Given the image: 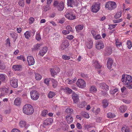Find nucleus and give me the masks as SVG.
<instances>
[{
  "label": "nucleus",
  "mask_w": 132,
  "mask_h": 132,
  "mask_svg": "<svg viewBox=\"0 0 132 132\" xmlns=\"http://www.w3.org/2000/svg\"><path fill=\"white\" fill-rule=\"evenodd\" d=\"M23 1L21 0L19 1V5L21 6H23L24 5Z\"/></svg>",
  "instance_id": "e2e57ef3"
},
{
  "label": "nucleus",
  "mask_w": 132,
  "mask_h": 132,
  "mask_svg": "<svg viewBox=\"0 0 132 132\" xmlns=\"http://www.w3.org/2000/svg\"><path fill=\"white\" fill-rule=\"evenodd\" d=\"M42 44H37L34 46V48H32V51H35L39 49V47L41 46Z\"/></svg>",
  "instance_id": "a878e982"
},
{
  "label": "nucleus",
  "mask_w": 132,
  "mask_h": 132,
  "mask_svg": "<svg viewBox=\"0 0 132 132\" xmlns=\"http://www.w3.org/2000/svg\"><path fill=\"white\" fill-rule=\"evenodd\" d=\"M34 20L35 19L33 18L32 17L30 18L29 19V23L30 24L33 23Z\"/></svg>",
  "instance_id": "052dcab7"
},
{
  "label": "nucleus",
  "mask_w": 132,
  "mask_h": 132,
  "mask_svg": "<svg viewBox=\"0 0 132 132\" xmlns=\"http://www.w3.org/2000/svg\"><path fill=\"white\" fill-rule=\"evenodd\" d=\"M99 87L102 89H105L106 91L109 89V86L106 85L105 83L103 82L99 84Z\"/></svg>",
  "instance_id": "f3484780"
},
{
  "label": "nucleus",
  "mask_w": 132,
  "mask_h": 132,
  "mask_svg": "<svg viewBox=\"0 0 132 132\" xmlns=\"http://www.w3.org/2000/svg\"><path fill=\"white\" fill-rule=\"evenodd\" d=\"M94 38L95 39L97 40L101 39V37L100 35L98 34L95 36Z\"/></svg>",
  "instance_id": "338daca9"
},
{
  "label": "nucleus",
  "mask_w": 132,
  "mask_h": 132,
  "mask_svg": "<svg viewBox=\"0 0 132 132\" xmlns=\"http://www.w3.org/2000/svg\"><path fill=\"white\" fill-rule=\"evenodd\" d=\"M90 91L92 92H96L97 91V89L95 86H92L90 87Z\"/></svg>",
  "instance_id": "c9c22d12"
},
{
  "label": "nucleus",
  "mask_w": 132,
  "mask_h": 132,
  "mask_svg": "<svg viewBox=\"0 0 132 132\" xmlns=\"http://www.w3.org/2000/svg\"><path fill=\"white\" fill-rule=\"evenodd\" d=\"M86 45L88 48L90 49L92 47L93 45L92 41L91 40H89L87 42Z\"/></svg>",
  "instance_id": "393cba45"
},
{
  "label": "nucleus",
  "mask_w": 132,
  "mask_h": 132,
  "mask_svg": "<svg viewBox=\"0 0 132 132\" xmlns=\"http://www.w3.org/2000/svg\"><path fill=\"white\" fill-rule=\"evenodd\" d=\"M70 32L69 31H68L67 30H63L62 31V33L65 35H67L69 34Z\"/></svg>",
  "instance_id": "69168bd1"
},
{
  "label": "nucleus",
  "mask_w": 132,
  "mask_h": 132,
  "mask_svg": "<svg viewBox=\"0 0 132 132\" xmlns=\"http://www.w3.org/2000/svg\"><path fill=\"white\" fill-rule=\"evenodd\" d=\"M127 47L129 49H130L132 46V44L130 41L128 40L127 43Z\"/></svg>",
  "instance_id": "79ce46f5"
},
{
  "label": "nucleus",
  "mask_w": 132,
  "mask_h": 132,
  "mask_svg": "<svg viewBox=\"0 0 132 132\" xmlns=\"http://www.w3.org/2000/svg\"><path fill=\"white\" fill-rule=\"evenodd\" d=\"M102 104L103 108H105L109 105V103L106 100L104 99L103 101Z\"/></svg>",
  "instance_id": "c85d7f7f"
},
{
  "label": "nucleus",
  "mask_w": 132,
  "mask_h": 132,
  "mask_svg": "<svg viewBox=\"0 0 132 132\" xmlns=\"http://www.w3.org/2000/svg\"><path fill=\"white\" fill-rule=\"evenodd\" d=\"M116 44L117 47L118 48L122 46V43L117 41H116Z\"/></svg>",
  "instance_id": "3c124183"
},
{
  "label": "nucleus",
  "mask_w": 132,
  "mask_h": 132,
  "mask_svg": "<svg viewBox=\"0 0 132 132\" xmlns=\"http://www.w3.org/2000/svg\"><path fill=\"white\" fill-rule=\"evenodd\" d=\"M122 12L121 11L117 12L114 16V18L116 19L120 18Z\"/></svg>",
  "instance_id": "58836bf2"
},
{
  "label": "nucleus",
  "mask_w": 132,
  "mask_h": 132,
  "mask_svg": "<svg viewBox=\"0 0 132 132\" xmlns=\"http://www.w3.org/2000/svg\"><path fill=\"white\" fill-rule=\"evenodd\" d=\"M112 50L111 48L110 47H108L105 50V53L107 55H111L112 53Z\"/></svg>",
  "instance_id": "5701e85b"
},
{
  "label": "nucleus",
  "mask_w": 132,
  "mask_h": 132,
  "mask_svg": "<svg viewBox=\"0 0 132 132\" xmlns=\"http://www.w3.org/2000/svg\"><path fill=\"white\" fill-rule=\"evenodd\" d=\"M19 126L21 128L24 127L25 129H27L28 127V125L26 124V123L25 121H21L20 122Z\"/></svg>",
  "instance_id": "aec40b11"
},
{
  "label": "nucleus",
  "mask_w": 132,
  "mask_h": 132,
  "mask_svg": "<svg viewBox=\"0 0 132 132\" xmlns=\"http://www.w3.org/2000/svg\"><path fill=\"white\" fill-rule=\"evenodd\" d=\"M12 68L16 71H19L21 68V65H14L13 66Z\"/></svg>",
  "instance_id": "c756f323"
},
{
  "label": "nucleus",
  "mask_w": 132,
  "mask_h": 132,
  "mask_svg": "<svg viewBox=\"0 0 132 132\" xmlns=\"http://www.w3.org/2000/svg\"><path fill=\"white\" fill-rule=\"evenodd\" d=\"M6 68V65L4 63L1 64L0 65V68L1 69H4Z\"/></svg>",
  "instance_id": "6e6d98bb"
},
{
  "label": "nucleus",
  "mask_w": 132,
  "mask_h": 132,
  "mask_svg": "<svg viewBox=\"0 0 132 132\" xmlns=\"http://www.w3.org/2000/svg\"><path fill=\"white\" fill-rule=\"evenodd\" d=\"M100 8V4L99 3H94L91 6V11L92 12L96 13L99 11Z\"/></svg>",
  "instance_id": "39448f33"
},
{
  "label": "nucleus",
  "mask_w": 132,
  "mask_h": 132,
  "mask_svg": "<svg viewBox=\"0 0 132 132\" xmlns=\"http://www.w3.org/2000/svg\"><path fill=\"white\" fill-rule=\"evenodd\" d=\"M11 132H20V131L19 129L16 128H14L12 130Z\"/></svg>",
  "instance_id": "774afa93"
},
{
  "label": "nucleus",
  "mask_w": 132,
  "mask_h": 132,
  "mask_svg": "<svg viewBox=\"0 0 132 132\" xmlns=\"http://www.w3.org/2000/svg\"><path fill=\"white\" fill-rule=\"evenodd\" d=\"M62 58L65 60H68L70 59V57L65 55H63L62 56Z\"/></svg>",
  "instance_id": "37998d69"
},
{
  "label": "nucleus",
  "mask_w": 132,
  "mask_h": 132,
  "mask_svg": "<svg viewBox=\"0 0 132 132\" xmlns=\"http://www.w3.org/2000/svg\"><path fill=\"white\" fill-rule=\"evenodd\" d=\"M74 37L72 35H68L67 36L66 38L70 40H71L73 39Z\"/></svg>",
  "instance_id": "4d7b16f0"
},
{
  "label": "nucleus",
  "mask_w": 132,
  "mask_h": 132,
  "mask_svg": "<svg viewBox=\"0 0 132 132\" xmlns=\"http://www.w3.org/2000/svg\"><path fill=\"white\" fill-rule=\"evenodd\" d=\"M72 98L75 103L76 104L79 101V99L78 95L75 93H74L73 94Z\"/></svg>",
  "instance_id": "dca6fc26"
},
{
  "label": "nucleus",
  "mask_w": 132,
  "mask_h": 132,
  "mask_svg": "<svg viewBox=\"0 0 132 132\" xmlns=\"http://www.w3.org/2000/svg\"><path fill=\"white\" fill-rule=\"evenodd\" d=\"M66 29L68 31H69V32L70 31L72 32H73V30L72 28L70 26H67L66 27Z\"/></svg>",
  "instance_id": "49530a36"
},
{
  "label": "nucleus",
  "mask_w": 132,
  "mask_h": 132,
  "mask_svg": "<svg viewBox=\"0 0 132 132\" xmlns=\"http://www.w3.org/2000/svg\"><path fill=\"white\" fill-rule=\"evenodd\" d=\"M118 90L117 89H115L113 90H112V91L110 92V93L112 94H114L118 92Z\"/></svg>",
  "instance_id": "0e129e2a"
},
{
  "label": "nucleus",
  "mask_w": 132,
  "mask_h": 132,
  "mask_svg": "<svg viewBox=\"0 0 132 132\" xmlns=\"http://www.w3.org/2000/svg\"><path fill=\"white\" fill-rule=\"evenodd\" d=\"M73 109L70 108H67L65 110V112L71 114L73 112Z\"/></svg>",
  "instance_id": "c03bdc74"
},
{
  "label": "nucleus",
  "mask_w": 132,
  "mask_h": 132,
  "mask_svg": "<svg viewBox=\"0 0 132 132\" xmlns=\"http://www.w3.org/2000/svg\"><path fill=\"white\" fill-rule=\"evenodd\" d=\"M83 28V26L82 25H79L76 26L75 28L76 31L78 32L80 30H82Z\"/></svg>",
  "instance_id": "7c9ffc66"
},
{
  "label": "nucleus",
  "mask_w": 132,
  "mask_h": 132,
  "mask_svg": "<svg viewBox=\"0 0 132 132\" xmlns=\"http://www.w3.org/2000/svg\"><path fill=\"white\" fill-rule=\"evenodd\" d=\"M53 5L56 7L58 10L60 11H62L64 7L63 3L62 1L59 3L57 1H55L54 2Z\"/></svg>",
  "instance_id": "20e7f679"
},
{
  "label": "nucleus",
  "mask_w": 132,
  "mask_h": 132,
  "mask_svg": "<svg viewBox=\"0 0 132 132\" xmlns=\"http://www.w3.org/2000/svg\"><path fill=\"white\" fill-rule=\"evenodd\" d=\"M36 38V39L38 41H39L41 39V36L40 34L39 33H38L37 34Z\"/></svg>",
  "instance_id": "5fc2aeb1"
},
{
  "label": "nucleus",
  "mask_w": 132,
  "mask_h": 132,
  "mask_svg": "<svg viewBox=\"0 0 132 132\" xmlns=\"http://www.w3.org/2000/svg\"><path fill=\"white\" fill-rule=\"evenodd\" d=\"M50 71L52 76H54L55 75L57 74L56 71V69H51L50 70Z\"/></svg>",
  "instance_id": "4c0bfd02"
},
{
  "label": "nucleus",
  "mask_w": 132,
  "mask_h": 132,
  "mask_svg": "<svg viewBox=\"0 0 132 132\" xmlns=\"http://www.w3.org/2000/svg\"><path fill=\"white\" fill-rule=\"evenodd\" d=\"M93 64L96 68L98 69H100L101 67L98 62L96 60H94L93 61Z\"/></svg>",
  "instance_id": "a211bd4d"
},
{
  "label": "nucleus",
  "mask_w": 132,
  "mask_h": 132,
  "mask_svg": "<svg viewBox=\"0 0 132 132\" xmlns=\"http://www.w3.org/2000/svg\"><path fill=\"white\" fill-rule=\"evenodd\" d=\"M16 58L19 60H22L23 61L26 60L25 58L22 55H21L20 56H17Z\"/></svg>",
  "instance_id": "de8ad7c7"
},
{
  "label": "nucleus",
  "mask_w": 132,
  "mask_h": 132,
  "mask_svg": "<svg viewBox=\"0 0 132 132\" xmlns=\"http://www.w3.org/2000/svg\"><path fill=\"white\" fill-rule=\"evenodd\" d=\"M106 9L110 10H112L115 9L117 7L115 2L113 1H109L107 2L105 5Z\"/></svg>",
  "instance_id": "7ed1b4c3"
},
{
  "label": "nucleus",
  "mask_w": 132,
  "mask_h": 132,
  "mask_svg": "<svg viewBox=\"0 0 132 132\" xmlns=\"http://www.w3.org/2000/svg\"><path fill=\"white\" fill-rule=\"evenodd\" d=\"M50 9V7L48 5L44 6V11H46Z\"/></svg>",
  "instance_id": "13d9d810"
},
{
  "label": "nucleus",
  "mask_w": 132,
  "mask_h": 132,
  "mask_svg": "<svg viewBox=\"0 0 132 132\" xmlns=\"http://www.w3.org/2000/svg\"><path fill=\"white\" fill-rule=\"evenodd\" d=\"M31 96V99L33 100H37L39 97V94L36 90H32L30 92Z\"/></svg>",
  "instance_id": "0eeeda50"
},
{
  "label": "nucleus",
  "mask_w": 132,
  "mask_h": 132,
  "mask_svg": "<svg viewBox=\"0 0 132 132\" xmlns=\"http://www.w3.org/2000/svg\"><path fill=\"white\" fill-rule=\"evenodd\" d=\"M127 106L126 105H123L121 106L119 108V110L122 113H124L127 110Z\"/></svg>",
  "instance_id": "4be33fe9"
},
{
  "label": "nucleus",
  "mask_w": 132,
  "mask_h": 132,
  "mask_svg": "<svg viewBox=\"0 0 132 132\" xmlns=\"http://www.w3.org/2000/svg\"><path fill=\"white\" fill-rule=\"evenodd\" d=\"M121 130L122 132H130L128 128L125 125L123 126L121 128Z\"/></svg>",
  "instance_id": "bb28decb"
},
{
  "label": "nucleus",
  "mask_w": 132,
  "mask_h": 132,
  "mask_svg": "<svg viewBox=\"0 0 132 132\" xmlns=\"http://www.w3.org/2000/svg\"><path fill=\"white\" fill-rule=\"evenodd\" d=\"M65 17L69 20H73L76 19V16L71 11H68L65 14Z\"/></svg>",
  "instance_id": "423d86ee"
},
{
  "label": "nucleus",
  "mask_w": 132,
  "mask_h": 132,
  "mask_svg": "<svg viewBox=\"0 0 132 132\" xmlns=\"http://www.w3.org/2000/svg\"><path fill=\"white\" fill-rule=\"evenodd\" d=\"M23 111L25 114L30 115L34 112V109L33 107L30 104H26L23 106Z\"/></svg>",
  "instance_id": "f03ea898"
},
{
  "label": "nucleus",
  "mask_w": 132,
  "mask_h": 132,
  "mask_svg": "<svg viewBox=\"0 0 132 132\" xmlns=\"http://www.w3.org/2000/svg\"><path fill=\"white\" fill-rule=\"evenodd\" d=\"M101 95L104 96H106L108 95V94L106 92H104L103 91H101L100 93Z\"/></svg>",
  "instance_id": "603ef678"
},
{
  "label": "nucleus",
  "mask_w": 132,
  "mask_h": 132,
  "mask_svg": "<svg viewBox=\"0 0 132 132\" xmlns=\"http://www.w3.org/2000/svg\"><path fill=\"white\" fill-rule=\"evenodd\" d=\"M6 75L4 74L0 75V80L2 81H4L5 79Z\"/></svg>",
  "instance_id": "a19ab883"
},
{
  "label": "nucleus",
  "mask_w": 132,
  "mask_h": 132,
  "mask_svg": "<svg viewBox=\"0 0 132 132\" xmlns=\"http://www.w3.org/2000/svg\"><path fill=\"white\" fill-rule=\"evenodd\" d=\"M24 35L26 39H28L31 36V34L30 32L29 31H26V32L24 33Z\"/></svg>",
  "instance_id": "2f4dec72"
},
{
  "label": "nucleus",
  "mask_w": 132,
  "mask_h": 132,
  "mask_svg": "<svg viewBox=\"0 0 132 132\" xmlns=\"http://www.w3.org/2000/svg\"><path fill=\"white\" fill-rule=\"evenodd\" d=\"M104 45L103 42L101 41L97 42L96 43V47L98 49L100 50L103 48Z\"/></svg>",
  "instance_id": "ddd939ff"
},
{
  "label": "nucleus",
  "mask_w": 132,
  "mask_h": 132,
  "mask_svg": "<svg viewBox=\"0 0 132 132\" xmlns=\"http://www.w3.org/2000/svg\"><path fill=\"white\" fill-rule=\"evenodd\" d=\"M77 85L79 88H83L85 87L86 86L85 81L81 79H78L76 82Z\"/></svg>",
  "instance_id": "6e6552de"
},
{
  "label": "nucleus",
  "mask_w": 132,
  "mask_h": 132,
  "mask_svg": "<svg viewBox=\"0 0 132 132\" xmlns=\"http://www.w3.org/2000/svg\"><path fill=\"white\" fill-rule=\"evenodd\" d=\"M121 81L129 89H132V77L129 75H123Z\"/></svg>",
  "instance_id": "f257e3e1"
},
{
  "label": "nucleus",
  "mask_w": 132,
  "mask_h": 132,
  "mask_svg": "<svg viewBox=\"0 0 132 132\" xmlns=\"http://www.w3.org/2000/svg\"><path fill=\"white\" fill-rule=\"evenodd\" d=\"M52 81L53 87H55L57 86V82L55 80L53 79H52Z\"/></svg>",
  "instance_id": "a18cd8bd"
},
{
  "label": "nucleus",
  "mask_w": 132,
  "mask_h": 132,
  "mask_svg": "<svg viewBox=\"0 0 132 132\" xmlns=\"http://www.w3.org/2000/svg\"><path fill=\"white\" fill-rule=\"evenodd\" d=\"M79 0H67V5L69 6L72 7L77 6Z\"/></svg>",
  "instance_id": "1a4fd4ad"
},
{
  "label": "nucleus",
  "mask_w": 132,
  "mask_h": 132,
  "mask_svg": "<svg viewBox=\"0 0 132 132\" xmlns=\"http://www.w3.org/2000/svg\"><path fill=\"white\" fill-rule=\"evenodd\" d=\"M80 114L82 115L84 117L87 118H89V114L88 113L86 112H81Z\"/></svg>",
  "instance_id": "473e14b6"
},
{
  "label": "nucleus",
  "mask_w": 132,
  "mask_h": 132,
  "mask_svg": "<svg viewBox=\"0 0 132 132\" xmlns=\"http://www.w3.org/2000/svg\"><path fill=\"white\" fill-rule=\"evenodd\" d=\"M85 104L86 103L85 102H80L78 104V105L79 108H82L84 107Z\"/></svg>",
  "instance_id": "ea45409f"
},
{
  "label": "nucleus",
  "mask_w": 132,
  "mask_h": 132,
  "mask_svg": "<svg viewBox=\"0 0 132 132\" xmlns=\"http://www.w3.org/2000/svg\"><path fill=\"white\" fill-rule=\"evenodd\" d=\"M123 21V19L122 18H121L118 19L114 20H113L114 23H116L120 22Z\"/></svg>",
  "instance_id": "8fccbe9b"
},
{
  "label": "nucleus",
  "mask_w": 132,
  "mask_h": 132,
  "mask_svg": "<svg viewBox=\"0 0 132 132\" xmlns=\"http://www.w3.org/2000/svg\"><path fill=\"white\" fill-rule=\"evenodd\" d=\"M53 120L51 118L46 119L44 122V124L46 125H50L52 122Z\"/></svg>",
  "instance_id": "412c9836"
},
{
  "label": "nucleus",
  "mask_w": 132,
  "mask_h": 132,
  "mask_svg": "<svg viewBox=\"0 0 132 132\" xmlns=\"http://www.w3.org/2000/svg\"><path fill=\"white\" fill-rule=\"evenodd\" d=\"M115 116L114 114L111 112H109L107 114V117L110 118H113Z\"/></svg>",
  "instance_id": "f704fd0d"
},
{
  "label": "nucleus",
  "mask_w": 132,
  "mask_h": 132,
  "mask_svg": "<svg viewBox=\"0 0 132 132\" xmlns=\"http://www.w3.org/2000/svg\"><path fill=\"white\" fill-rule=\"evenodd\" d=\"M0 91L2 94L5 95L8 93L9 90L8 88H6L5 86H3L0 88Z\"/></svg>",
  "instance_id": "2eb2a0df"
},
{
  "label": "nucleus",
  "mask_w": 132,
  "mask_h": 132,
  "mask_svg": "<svg viewBox=\"0 0 132 132\" xmlns=\"http://www.w3.org/2000/svg\"><path fill=\"white\" fill-rule=\"evenodd\" d=\"M48 111L46 110H43L42 112V115L43 116H45L47 113Z\"/></svg>",
  "instance_id": "09e8293b"
},
{
  "label": "nucleus",
  "mask_w": 132,
  "mask_h": 132,
  "mask_svg": "<svg viewBox=\"0 0 132 132\" xmlns=\"http://www.w3.org/2000/svg\"><path fill=\"white\" fill-rule=\"evenodd\" d=\"M69 45L68 41L67 40H64L61 45L60 48L62 50H64L68 47Z\"/></svg>",
  "instance_id": "9b49d317"
},
{
  "label": "nucleus",
  "mask_w": 132,
  "mask_h": 132,
  "mask_svg": "<svg viewBox=\"0 0 132 132\" xmlns=\"http://www.w3.org/2000/svg\"><path fill=\"white\" fill-rule=\"evenodd\" d=\"M55 95V93L52 91H50L48 94V97L50 98H52Z\"/></svg>",
  "instance_id": "72a5a7b5"
},
{
  "label": "nucleus",
  "mask_w": 132,
  "mask_h": 132,
  "mask_svg": "<svg viewBox=\"0 0 132 132\" xmlns=\"http://www.w3.org/2000/svg\"><path fill=\"white\" fill-rule=\"evenodd\" d=\"M50 80V79L46 78L44 80V82L45 84L48 85L49 84V82Z\"/></svg>",
  "instance_id": "bf43d9fd"
},
{
  "label": "nucleus",
  "mask_w": 132,
  "mask_h": 132,
  "mask_svg": "<svg viewBox=\"0 0 132 132\" xmlns=\"http://www.w3.org/2000/svg\"><path fill=\"white\" fill-rule=\"evenodd\" d=\"M27 61L29 65H33L35 62L33 57L31 56H29L27 57Z\"/></svg>",
  "instance_id": "f8f14e48"
},
{
  "label": "nucleus",
  "mask_w": 132,
  "mask_h": 132,
  "mask_svg": "<svg viewBox=\"0 0 132 132\" xmlns=\"http://www.w3.org/2000/svg\"><path fill=\"white\" fill-rule=\"evenodd\" d=\"M76 126L77 128L79 129H81L82 128V127L81 125L79 123H77Z\"/></svg>",
  "instance_id": "680f3d73"
},
{
  "label": "nucleus",
  "mask_w": 132,
  "mask_h": 132,
  "mask_svg": "<svg viewBox=\"0 0 132 132\" xmlns=\"http://www.w3.org/2000/svg\"><path fill=\"white\" fill-rule=\"evenodd\" d=\"M35 78L36 80H39L41 79L42 76L40 74L37 73H35Z\"/></svg>",
  "instance_id": "e433bc0d"
},
{
  "label": "nucleus",
  "mask_w": 132,
  "mask_h": 132,
  "mask_svg": "<svg viewBox=\"0 0 132 132\" xmlns=\"http://www.w3.org/2000/svg\"><path fill=\"white\" fill-rule=\"evenodd\" d=\"M65 89L67 92H68L69 94L71 93L72 92V90L68 87L65 88Z\"/></svg>",
  "instance_id": "864d4df0"
},
{
  "label": "nucleus",
  "mask_w": 132,
  "mask_h": 132,
  "mask_svg": "<svg viewBox=\"0 0 132 132\" xmlns=\"http://www.w3.org/2000/svg\"><path fill=\"white\" fill-rule=\"evenodd\" d=\"M21 103L20 98H16L14 101V104L16 105H19Z\"/></svg>",
  "instance_id": "cd10ccee"
},
{
  "label": "nucleus",
  "mask_w": 132,
  "mask_h": 132,
  "mask_svg": "<svg viewBox=\"0 0 132 132\" xmlns=\"http://www.w3.org/2000/svg\"><path fill=\"white\" fill-rule=\"evenodd\" d=\"M18 80L13 77L10 79V84L11 86L14 88H16L18 86Z\"/></svg>",
  "instance_id": "9d476101"
},
{
  "label": "nucleus",
  "mask_w": 132,
  "mask_h": 132,
  "mask_svg": "<svg viewBox=\"0 0 132 132\" xmlns=\"http://www.w3.org/2000/svg\"><path fill=\"white\" fill-rule=\"evenodd\" d=\"M113 60L111 58H109L108 60L107 66L108 68L110 69L112 68V66L113 64Z\"/></svg>",
  "instance_id": "6ab92c4d"
},
{
  "label": "nucleus",
  "mask_w": 132,
  "mask_h": 132,
  "mask_svg": "<svg viewBox=\"0 0 132 132\" xmlns=\"http://www.w3.org/2000/svg\"><path fill=\"white\" fill-rule=\"evenodd\" d=\"M65 119L68 123H70L72 122L73 118L70 115H67L65 117Z\"/></svg>",
  "instance_id": "b1692460"
},
{
  "label": "nucleus",
  "mask_w": 132,
  "mask_h": 132,
  "mask_svg": "<svg viewBox=\"0 0 132 132\" xmlns=\"http://www.w3.org/2000/svg\"><path fill=\"white\" fill-rule=\"evenodd\" d=\"M48 50V48L46 47H44L42 48L39 52L38 55L41 56H43L47 52Z\"/></svg>",
  "instance_id": "4468645a"
}]
</instances>
